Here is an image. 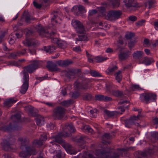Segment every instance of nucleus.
Returning a JSON list of instances; mask_svg holds the SVG:
<instances>
[{"label":"nucleus","mask_w":158,"mask_h":158,"mask_svg":"<svg viewBox=\"0 0 158 158\" xmlns=\"http://www.w3.org/2000/svg\"><path fill=\"white\" fill-rule=\"evenodd\" d=\"M67 129L70 132H75L76 130L72 123H67L65 124L63 131L57 135L52 136L51 138L53 139V141L58 143L62 144V146L65 149L67 152L70 154H75L76 152H73L72 151V148L71 145L66 143H64V140H63L62 137H67L70 136L71 134L67 132Z\"/></svg>","instance_id":"obj_1"},{"label":"nucleus","mask_w":158,"mask_h":158,"mask_svg":"<svg viewBox=\"0 0 158 158\" xmlns=\"http://www.w3.org/2000/svg\"><path fill=\"white\" fill-rule=\"evenodd\" d=\"M134 149L135 148L133 147L119 149L118 150V152L113 153L112 156H111L112 154L111 153L101 151L100 150H96L94 153L97 156L102 158H118L123 156V153H125L127 151L130 150H134Z\"/></svg>","instance_id":"obj_2"},{"label":"nucleus","mask_w":158,"mask_h":158,"mask_svg":"<svg viewBox=\"0 0 158 158\" xmlns=\"http://www.w3.org/2000/svg\"><path fill=\"white\" fill-rule=\"evenodd\" d=\"M36 31L39 33L40 35L42 37L46 36L49 37L51 39L52 42L56 43L58 46L61 48L65 47L64 44L62 42L58 41L56 38H54V36L56 34V32H52L49 33L48 31L44 29L40 24H38L35 27Z\"/></svg>","instance_id":"obj_3"},{"label":"nucleus","mask_w":158,"mask_h":158,"mask_svg":"<svg viewBox=\"0 0 158 158\" xmlns=\"http://www.w3.org/2000/svg\"><path fill=\"white\" fill-rule=\"evenodd\" d=\"M42 144V143L40 140H34L31 146H26L25 150L19 153L20 156L23 158H29L31 155H36L37 152L35 148L41 146Z\"/></svg>","instance_id":"obj_4"},{"label":"nucleus","mask_w":158,"mask_h":158,"mask_svg":"<svg viewBox=\"0 0 158 158\" xmlns=\"http://www.w3.org/2000/svg\"><path fill=\"white\" fill-rule=\"evenodd\" d=\"M34 34V31L31 29H29L26 32V40L23 41V44L25 46L29 47L31 46H36L38 44L37 40L35 39L29 38V36H32Z\"/></svg>","instance_id":"obj_5"},{"label":"nucleus","mask_w":158,"mask_h":158,"mask_svg":"<svg viewBox=\"0 0 158 158\" xmlns=\"http://www.w3.org/2000/svg\"><path fill=\"white\" fill-rule=\"evenodd\" d=\"M30 64L24 67V70L23 71V75L24 72L25 71L28 73H31L34 72L39 67L42 65V62L37 60H34L30 61Z\"/></svg>","instance_id":"obj_6"},{"label":"nucleus","mask_w":158,"mask_h":158,"mask_svg":"<svg viewBox=\"0 0 158 158\" xmlns=\"http://www.w3.org/2000/svg\"><path fill=\"white\" fill-rule=\"evenodd\" d=\"M140 98L141 101L146 104L156 101V95L152 93H144L141 94Z\"/></svg>","instance_id":"obj_7"},{"label":"nucleus","mask_w":158,"mask_h":158,"mask_svg":"<svg viewBox=\"0 0 158 158\" xmlns=\"http://www.w3.org/2000/svg\"><path fill=\"white\" fill-rule=\"evenodd\" d=\"M122 14V11L121 10H112L108 12L106 18L108 20L114 21L120 18Z\"/></svg>","instance_id":"obj_8"},{"label":"nucleus","mask_w":158,"mask_h":158,"mask_svg":"<svg viewBox=\"0 0 158 158\" xmlns=\"http://www.w3.org/2000/svg\"><path fill=\"white\" fill-rule=\"evenodd\" d=\"M19 128L17 124L13 122L10 123L8 126L2 123H0V130L2 131L9 132L14 130H18Z\"/></svg>","instance_id":"obj_9"},{"label":"nucleus","mask_w":158,"mask_h":158,"mask_svg":"<svg viewBox=\"0 0 158 158\" xmlns=\"http://www.w3.org/2000/svg\"><path fill=\"white\" fill-rule=\"evenodd\" d=\"M15 141L14 138L12 137L4 140L2 143L3 149L6 151L11 150L13 149L12 145Z\"/></svg>","instance_id":"obj_10"},{"label":"nucleus","mask_w":158,"mask_h":158,"mask_svg":"<svg viewBox=\"0 0 158 158\" xmlns=\"http://www.w3.org/2000/svg\"><path fill=\"white\" fill-rule=\"evenodd\" d=\"M23 84L21 87L20 90V93L22 94H25L27 92L28 87L29 76L28 73L24 72L23 76Z\"/></svg>","instance_id":"obj_11"},{"label":"nucleus","mask_w":158,"mask_h":158,"mask_svg":"<svg viewBox=\"0 0 158 158\" xmlns=\"http://www.w3.org/2000/svg\"><path fill=\"white\" fill-rule=\"evenodd\" d=\"M64 112L65 109L64 108L58 106L54 110L52 116L55 119H61L64 117Z\"/></svg>","instance_id":"obj_12"},{"label":"nucleus","mask_w":158,"mask_h":158,"mask_svg":"<svg viewBox=\"0 0 158 158\" xmlns=\"http://www.w3.org/2000/svg\"><path fill=\"white\" fill-rule=\"evenodd\" d=\"M72 25L77 33L81 34L85 32L84 27L80 21L77 20H73Z\"/></svg>","instance_id":"obj_13"},{"label":"nucleus","mask_w":158,"mask_h":158,"mask_svg":"<svg viewBox=\"0 0 158 158\" xmlns=\"http://www.w3.org/2000/svg\"><path fill=\"white\" fill-rule=\"evenodd\" d=\"M72 25L77 33L81 34L85 32L84 27L80 21L77 20H73Z\"/></svg>","instance_id":"obj_14"},{"label":"nucleus","mask_w":158,"mask_h":158,"mask_svg":"<svg viewBox=\"0 0 158 158\" xmlns=\"http://www.w3.org/2000/svg\"><path fill=\"white\" fill-rule=\"evenodd\" d=\"M72 25L77 33L81 34L85 32L84 27L80 21L77 20H73Z\"/></svg>","instance_id":"obj_15"},{"label":"nucleus","mask_w":158,"mask_h":158,"mask_svg":"<svg viewBox=\"0 0 158 158\" xmlns=\"http://www.w3.org/2000/svg\"><path fill=\"white\" fill-rule=\"evenodd\" d=\"M139 114H138L136 116H133L130 118L129 119L125 121V126L128 127H130L131 126L135 124V121L139 119Z\"/></svg>","instance_id":"obj_16"},{"label":"nucleus","mask_w":158,"mask_h":158,"mask_svg":"<svg viewBox=\"0 0 158 158\" xmlns=\"http://www.w3.org/2000/svg\"><path fill=\"white\" fill-rule=\"evenodd\" d=\"M46 67L51 71H60V69L57 67V65L55 63L51 61H48L47 62Z\"/></svg>","instance_id":"obj_17"},{"label":"nucleus","mask_w":158,"mask_h":158,"mask_svg":"<svg viewBox=\"0 0 158 158\" xmlns=\"http://www.w3.org/2000/svg\"><path fill=\"white\" fill-rule=\"evenodd\" d=\"M65 74L70 78H74L77 75V70L74 69H71L65 72Z\"/></svg>","instance_id":"obj_18"},{"label":"nucleus","mask_w":158,"mask_h":158,"mask_svg":"<svg viewBox=\"0 0 158 158\" xmlns=\"http://www.w3.org/2000/svg\"><path fill=\"white\" fill-rule=\"evenodd\" d=\"M73 63V62L72 61L69 60H60L57 62L59 65L61 67H66Z\"/></svg>","instance_id":"obj_19"},{"label":"nucleus","mask_w":158,"mask_h":158,"mask_svg":"<svg viewBox=\"0 0 158 158\" xmlns=\"http://www.w3.org/2000/svg\"><path fill=\"white\" fill-rule=\"evenodd\" d=\"M95 98L97 100L104 101H110L112 100V98L110 97L102 95H96Z\"/></svg>","instance_id":"obj_20"},{"label":"nucleus","mask_w":158,"mask_h":158,"mask_svg":"<svg viewBox=\"0 0 158 158\" xmlns=\"http://www.w3.org/2000/svg\"><path fill=\"white\" fill-rule=\"evenodd\" d=\"M87 139L85 135L78 136L75 137L73 140L78 143L83 144L85 143Z\"/></svg>","instance_id":"obj_21"},{"label":"nucleus","mask_w":158,"mask_h":158,"mask_svg":"<svg viewBox=\"0 0 158 158\" xmlns=\"http://www.w3.org/2000/svg\"><path fill=\"white\" fill-rule=\"evenodd\" d=\"M143 52L142 51H136L133 54V57L136 60H139L143 57Z\"/></svg>","instance_id":"obj_22"},{"label":"nucleus","mask_w":158,"mask_h":158,"mask_svg":"<svg viewBox=\"0 0 158 158\" xmlns=\"http://www.w3.org/2000/svg\"><path fill=\"white\" fill-rule=\"evenodd\" d=\"M123 2L127 7H138V4L134 2L132 0H124Z\"/></svg>","instance_id":"obj_23"},{"label":"nucleus","mask_w":158,"mask_h":158,"mask_svg":"<svg viewBox=\"0 0 158 158\" xmlns=\"http://www.w3.org/2000/svg\"><path fill=\"white\" fill-rule=\"evenodd\" d=\"M37 117L36 118V123L38 126H41L44 124V122L43 117L38 114H36Z\"/></svg>","instance_id":"obj_24"},{"label":"nucleus","mask_w":158,"mask_h":158,"mask_svg":"<svg viewBox=\"0 0 158 158\" xmlns=\"http://www.w3.org/2000/svg\"><path fill=\"white\" fill-rule=\"evenodd\" d=\"M130 54L128 52H121L118 55V57L120 60H123L127 59Z\"/></svg>","instance_id":"obj_25"},{"label":"nucleus","mask_w":158,"mask_h":158,"mask_svg":"<svg viewBox=\"0 0 158 158\" xmlns=\"http://www.w3.org/2000/svg\"><path fill=\"white\" fill-rule=\"evenodd\" d=\"M17 101V99H15L13 98H10L5 101L4 102V104L5 106H10L12 104L15 103Z\"/></svg>","instance_id":"obj_26"},{"label":"nucleus","mask_w":158,"mask_h":158,"mask_svg":"<svg viewBox=\"0 0 158 158\" xmlns=\"http://www.w3.org/2000/svg\"><path fill=\"white\" fill-rule=\"evenodd\" d=\"M18 140L20 142L21 146H24L29 143V140L27 137H20Z\"/></svg>","instance_id":"obj_27"},{"label":"nucleus","mask_w":158,"mask_h":158,"mask_svg":"<svg viewBox=\"0 0 158 158\" xmlns=\"http://www.w3.org/2000/svg\"><path fill=\"white\" fill-rule=\"evenodd\" d=\"M74 87L77 89H82L87 90L88 88L87 87H84L83 86V82L81 83L79 82L78 81H76L74 83Z\"/></svg>","instance_id":"obj_28"},{"label":"nucleus","mask_w":158,"mask_h":158,"mask_svg":"<svg viewBox=\"0 0 158 158\" xmlns=\"http://www.w3.org/2000/svg\"><path fill=\"white\" fill-rule=\"evenodd\" d=\"M111 94L117 97H121L123 95V92L119 90H114L111 92Z\"/></svg>","instance_id":"obj_29"},{"label":"nucleus","mask_w":158,"mask_h":158,"mask_svg":"<svg viewBox=\"0 0 158 158\" xmlns=\"http://www.w3.org/2000/svg\"><path fill=\"white\" fill-rule=\"evenodd\" d=\"M53 14V16L51 19V21L52 24L57 23V19H60L58 17L59 14L58 13L57 11H54Z\"/></svg>","instance_id":"obj_30"},{"label":"nucleus","mask_w":158,"mask_h":158,"mask_svg":"<svg viewBox=\"0 0 158 158\" xmlns=\"http://www.w3.org/2000/svg\"><path fill=\"white\" fill-rule=\"evenodd\" d=\"M153 60L152 58H150L147 56L144 57L143 59L142 63L146 65L150 64Z\"/></svg>","instance_id":"obj_31"},{"label":"nucleus","mask_w":158,"mask_h":158,"mask_svg":"<svg viewBox=\"0 0 158 158\" xmlns=\"http://www.w3.org/2000/svg\"><path fill=\"white\" fill-rule=\"evenodd\" d=\"M115 136V133L114 132L110 133H107L104 134L103 136V138L107 139H110L113 138Z\"/></svg>","instance_id":"obj_32"},{"label":"nucleus","mask_w":158,"mask_h":158,"mask_svg":"<svg viewBox=\"0 0 158 158\" xmlns=\"http://www.w3.org/2000/svg\"><path fill=\"white\" fill-rule=\"evenodd\" d=\"M44 48L45 51L47 52L51 53L53 52L56 49V47L53 45L48 47H44Z\"/></svg>","instance_id":"obj_33"},{"label":"nucleus","mask_w":158,"mask_h":158,"mask_svg":"<svg viewBox=\"0 0 158 158\" xmlns=\"http://www.w3.org/2000/svg\"><path fill=\"white\" fill-rule=\"evenodd\" d=\"M104 112L106 115H107L109 117H111L117 114V112L116 111L110 112L107 110H105Z\"/></svg>","instance_id":"obj_34"},{"label":"nucleus","mask_w":158,"mask_h":158,"mask_svg":"<svg viewBox=\"0 0 158 158\" xmlns=\"http://www.w3.org/2000/svg\"><path fill=\"white\" fill-rule=\"evenodd\" d=\"M135 156L137 158H142V156L145 157L147 155L145 152H136L135 153Z\"/></svg>","instance_id":"obj_35"},{"label":"nucleus","mask_w":158,"mask_h":158,"mask_svg":"<svg viewBox=\"0 0 158 158\" xmlns=\"http://www.w3.org/2000/svg\"><path fill=\"white\" fill-rule=\"evenodd\" d=\"M121 71L119 70L114 75L116 80L118 82H120L122 79V75L121 74Z\"/></svg>","instance_id":"obj_36"},{"label":"nucleus","mask_w":158,"mask_h":158,"mask_svg":"<svg viewBox=\"0 0 158 158\" xmlns=\"http://www.w3.org/2000/svg\"><path fill=\"white\" fill-rule=\"evenodd\" d=\"M109 1L114 7H118L120 4V0H109Z\"/></svg>","instance_id":"obj_37"},{"label":"nucleus","mask_w":158,"mask_h":158,"mask_svg":"<svg viewBox=\"0 0 158 158\" xmlns=\"http://www.w3.org/2000/svg\"><path fill=\"white\" fill-rule=\"evenodd\" d=\"M76 39L78 41L88 40V38L87 36L85 35H78V38H77Z\"/></svg>","instance_id":"obj_38"},{"label":"nucleus","mask_w":158,"mask_h":158,"mask_svg":"<svg viewBox=\"0 0 158 158\" xmlns=\"http://www.w3.org/2000/svg\"><path fill=\"white\" fill-rule=\"evenodd\" d=\"M73 103V100L69 99L68 100L64 101L61 102V104L64 106H68Z\"/></svg>","instance_id":"obj_39"},{"label":"nucleus","mask_w":158,"mask_h":158,"mask_svg":"<svg viewBox=\"0 0 158 158\" xmlns=\"http://www.w3.org/2000/svg\"><path fill=\"white\" fill-rule=\"evenodd\" d=\"M16 52L18 57L25 55L27 53L26 49H23L21 51L18 50Z\"/></svg>","instance_id":"obj_40"},{"label":"nucleus","mask_w":158,"mask_h":158,"mask_svg":"<svg viewBox=\"0 0 158 158\" xmlns=\"http://www.w3.org/2000/svg\"><path fill=\"white\" fill-rule=\"evenodd\" d=\"M90 73L91 75L94 77H99L101 76V74L98 72L94 70H91Z\"/></svg>","instance_id":"obj_41"},{"label":"nucleus","mask_w":158,"mask_h":158,"mask_svg":"<svg viewBox=\"0 0 158 158\" xmlns=\"http://www.w3.org/2000/svg\"><path fill=\"white\" fill-rule=\"evenodd\" d=\"M118 69V67L116 65H114L112 67H110L108 68L107 69L108 73H111L114 72V71Z\"/></svg>","instance_id":"obj_42"},{"label":"nucleus","mask_w":158,"mask_h":158,"mask_svg":"<svg viewBox=\"0 0 158 158\" xmlns=\"http://www.w3.org/2000/svg\"><path fill=\"white\" fill-rule=\"evenodd\" d=\"M21 117V116L20 114H16L14 115H12L11 118L15 120V121L19 122L20 119Z\"/></svg>","instance_id":"obj_43"},{"label":"nucleus","mask_w":158,"mask_h":158,"mask_svg":"<svg viewBox=\"0 0 158 158\" xmlns=\"http://www.w3.org/2000/svg\"><path fill=\"white\" fill-rule=\"evenodd\" d=\"M107 58L103 57L102 56H98L96 57L94 59L97 60L98 62H102L103 61L107 59Z\"/></svg>","instance_id":"obj_44"},{"label":"nucleus","mask_w":158,"mask_h":158,"mask_svg":"<svg viewBox=\"0 0 158 158\" xmlns=\"http://www.w3.org/2000/svg\"><path fill=\"white\" fill-rule=\"evenodd\" d=\"M17 54V52H12L8 56V57L9 59H16L18 57Z\"/></svg>","instance_id":"obj_45"},{"label":"nucleus","mask_w":158,"mask_h":158,"mask_svg":"<svg viewBox=\"0 0 158 158\" xmlns=\"http://www.w3.org/2000/svg\"><path fill=\"white\" fill-rule=\"evenodd\" d=\"M135 36V33L133 32L127 33L125 35V37L127 40H130Z\"/></svg>","instance_id":"obj_46"},{"label":"nucleus","mask_w":158,"mask_h":158,"mask_svg":"<svg viewBox=\"0 0 158 158\" xmlns=\"http://www.w3.org/2000/svg\"><path fill=\"white\" fill-rule=\"evenodd\" d=\"M6 33V32L5 31H0V44L3 42Z\"/></svg>","instance_id":"obj_47"},{"label":"nucleus","mask_w":158,"mask_h":158,"mask_svg":"<svg viewBox=\"0 0 158 158\" xmlns=\"http://www.w3.org/2000/svg\"><path fill=\"white\" fill-rule=\"evenodd\" d=\"M25 19L26 22L27 23L30 22L31 20H33V18L28 14L26 15L25 16Z\"/></svg>","instance_id":"obj_48"},{"label":"nucleus","mask_w":158,"mask_h":158,"mask_svg":"<svg viewBox=\"0 0 158 158\" xmlns=\"http://www.w3.org/2000/svg\"><path fill=\"white\" fill-rule=\"evenodd\" d=\"M136 42V41L135 40H134L133 41H130L128 43V46L129 48L131 49L133 48Z\"/></svg>","instance_id":"obj_49"},{"label":"nucleus","mask_w":158,"mask_h":158,"mask_svg":"<svg viewBox=\"0 0 158 158\" xmlns=\"http://www.w3.org/2000/svg\"><path fill=\"white\" fill-rule=\"evenodd\" d=\"M62 152L60 150H58L56 152V154L53 156V158H62L61 155Z\"/></svg>","instance_id":"obj_50"},{"label":"nucleus","mask_w":158,"mask_h":158,"mask_svg":"<svg viewBox=\"0 0 158 158\" xmlns=\"http://www.w3.org/2000/svg\"><path fill=\"white\" fill-rule=\"evenodd\" d=\"M83 97L84 99L86 100H89L91 99L92 96L91 94L86 93L83 95Z\"/></svg>","instance_id":"obj_51"},{"label":"nucleus","mask_w":158,"mask_h":158,"mask_svg":"<svg viewBox=\"0 0 158 158\" xmlns=\"http://www.w3.org/2000/svg\"><path fill=\"white\" fill-rule=\"evenodd\" d=\"M130 88L131 90L134 91L136 90L139 89V87L138 85H131Z\"/></svg>","instance_id":"obj_52"},{"label":"nucleus","mask_w":158,"mask_h":158,"mask_svg":"<svg viewBox=\"0 0 158 158\" xmlns=\"http://www.w3.org/2000/svg\"><path fill=\"white\" fill-rule=\"evenodd\" d=\"M148 8L150 9L152 7L153 4L155 3V0H148Z\"/></svg>","instance_id":"obj_53"},{"label":"nucleus","mask_w":158,"mask_h":158,"mask_svg":"<svg viewBox=\"0 0 158 158\" xmlns=\"http://www.w3.org/2000/svg\"><path fill=\"white\" fill-rule=\"evenodd\" d=\"M84 129L88 132L92 133L93 131V130L89 126H86L84 127Z\"/></svg>","instance_id":"obj_54"},{"label":"nucleus","mask_w":158,"mask_h":158,"mask_svg":"<svg viewBox=\"0 0 158 158\" xmlns=\"http://www.w3.org/2000/svg\"><path fill=\"white\" fill-rule=\"evenodd\" d=\"M55 126V125L53 123H50L48 124L47 127L49 130H51L54 129Z\"/></svg>","instance_id":"obj_55"},{"label":"nucleus","mask_w":158,"mask_h":158,"mask_svg":"<svg viewBox=\"0 0 158 158\" xmlns=\"http://www.w3.org/2000/svg\"><path fill=\"white\" fill-rule=\"evenodd\" d=\"M70 94H72V97L74 98H76L80 95V93L78 92H75L74 93L71 92Z\"/></svg>","instance_id":"obj_56"},{"label":"nucleus","mask_w":158,"mask_h":158,"mask_svg":"<svg viewBox=\"0 0 158 158\" xmlns=\"http://www.w3.org/2000/svg\"><path fill=\"white\" fill-rule=\"evenodd\" d=\"M144 23L145 21L143 20H142L136 22V24L137 26H142Z\"/></svg>","instance_id":"obj_57"},{"label":"nucleus","mask_w":158,"mask_h":158,"mask_svg":"<svg viewBox=\"0 0 158 158\" xmlns=\"http://www.w3.org/2000/svg\"><path fill=\"white\" fill-rule=\"evenodd\" d=\"M33 4L34 6L36 8L40 9L42 7L41 4H39L35 1L33 2Z\"/></svg>","instance_id":"obj_58"},{"label":"nucleus","mask_w":158,"mask_h":158,"mask_svg":"<svg viewBox=\"0 0 158 158\" xmlns=\"http://www.w3.org/2000/svg\"><path fill=\"white\" fill-rule=\"evenodd\" d=\"M73 50L77 52H78L81 51V49L80 46H78L74 47L73 48Z\"/></svg>","instance_id":"obj_59"},{"label":"nucleus","mask_w":158,"mask_h":158,"mask_svg":"<svg viewBox=\"0 0 158 158\" xmlns=\"http://www.w3.org/2000/svg\"><path fill=\"white\" fill-rule=\"evenodd\" d=\"M129 19L133 22L137 20V18L134 15H131L129 17Z\"/></svg>","instance_id":"obj_60"},{"label":"nucleus","mask_w":158,"mask_h":158,"mask_svg":"<svg viewBox=\"0 0 158 158\" xmlns=\"http://www.w3.org/2000/svg\"><path fill=\"white\" fill-rule=\"evenodd\" d=\"M90 112L91 116L94 117L95 115V114H96L97 112V110L96 109L91 110L90 111Z\"/></svg>","instance_id":"obj_61"},{"label":"nucleus","mask_w":158,"mask_h":158,"mask_svg":"<svg viewBox=\"0 0 158 158\" xmlns=\"http://www.w3.org/2000/svg\"><path fill=\"white\" fill-rule=\"evenodd\" d=\"M97 13V11L95 10H91L89 11V15L92 16Z\"/></svg>","instance_id":"obj_62"},{"label":"nucleus","mask_w":158,"mask_h":158,"mask_svg":"<svg viewBox=\"0 0 158 158\" xmlns=\"http://www.w3.org/2000/svg\"><path fill=\"white\" fill-rule=\"evenodd\" d=\"M152 136L156 139H158V132H154L153 133L152 135Z\"/></svg>","instance_id":"obj_63"},{"label":"nucleus","mask_w":158,"mask_h":158,"mask_svg":"<svg viewBox=\"0 0 158 158\" xmlns=\"http://www.w3.org/2000/svg\"><path fill=\"white\" fill-rule=\"evenodd\" d=\"M154 26L156 30L158 31V20L154 22Z\"/></svg>","instance_id":"obj_64"}]
</instances>
